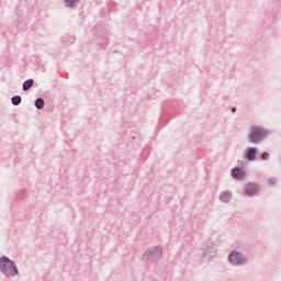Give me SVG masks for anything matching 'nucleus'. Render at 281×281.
Segmentation results:
<instances>
[{"instance_id": "obj_6", "label": "nucleus", "mask_w": 281, "mask_h": 281, "mask_svg": "<svg viewBox=\"0 0 281 281\" xmlns=\"http://www.w3.org/2000/svg\"><path fill=\"white\" fill-rule=\"evenodd\" d=\"M258 190H259L258 184H255V183L248 184V194H250V196H254V194H256Z\"/></svg>"}, {"instance_id": "obj_11", "label": "nucleus", "mask_w": 281, "mask_h": 281, "mask_svg": "<svg viewBox=\"0 0 281 281\" xmlns=\"http://www.w3.org/2000/svg\"><path fill=\"white\" fill-rule=\"evenodd\" d=\"M74 3H78V0H65L67 8H72Z\"/></svg>"}, {"instance_id": "obj_3", "label": "nucleus", "mask_w": 281, "mask_h": 281, "mask_svg": "<svg viewBox=\"0 0 281 281\" xmlns=\"http://www.w3.org/2000/svg\"><path fill=\"white\" fill-rule=\"evenodd\" d=\"M228 260L229 262H232L233 265H241L243 263V255L239 252H232L228 256Z\"/></svg>"}, {"instance_id": "obj_9", "label": "nucleus", "mask_w": 281, "mask_h": 281, "mask_svg": "<svg viewBox=\"0 0 281 281\" xmlns=\"http://www.w3.org/2000/svg\"><path fill=\"white\" fill-rule=\"evenodd\" d=\"M35 106H36V109H43V106H45V101L43 100V99H37L36 101H35Z\"/></svg>"}, {"instance_id": "obj_7", "label": "nucleus", "mask_w": 281, "mask_h": 281, "mask_svg": "<svg viewBox=\"0 0 281 281\" xmlns=\"http://www.w3.org/2000/svg\"><path fill=\"white\" fill-rule=\"evenodd\" d=\"M220 199L223 201V203H229V201H232V193L229 192H223L220 195Z\"/></svg>"}, {"instance_id": "obj_14", "label": "nucleus", "mask_w": 281, "mask_h": 281, "mask_svg": "<svg viewBox=\"0 0 281 281\" xmlns=\"http://www.w3.org/2000/svg\"><path fill=\"white\" fill-rule=\"evenodd\" d=\"M232 113H236V108H232Z\"/></svg>"}, {"instance_id": "obj_2", "label": "nucleus", "mask_w": 281, "mask_h": 281, "mask_svg": "<svg viewBox=\"0 0 281 281\" xmlns=\"http://www.w3.org/2000/svg\"><path fill=\"white\" fill-rule=\"evenodd\" d=\"M267 131H265L262 127L255 126L251 128L249 140L251 142V144H258V142L265 139Z\"/></svg>"}, {"instance_id": "obj_13", "label": "nucleus", "mask_w": 281, "mask_h": 281, "mask_svg": "<svg viewBox=\"0 0 281 281\" xmlns=\"http://www.w3.org/2000/svg\"><path fill=\"white\" fill-rule=\"evenodd\" d=\"M154 254H156V256H161V249L159 248H154Z\"/></svg>"}, {"instance_id": "obj_1", "label": "nucleus", "mask_w": 281, "mask_h": 281, "mask_svg": "<svg viewBox=\"0 0 281 281\" xmlns=\"http://www.w3.org/2000/svg\"><path fill=\"white\" fill-rule=\"evenodd\" d=\"M0 269L2 273L9 278H12L19 273L16 266L8 257H0Z\"/></svg>"}, {"instance_id": "obj_5", "label": "nucleus", "mask_w": 281, "mask_h": 281, "mask_svg": "<svg viewBox=\"0 0 281 281\" xmlns=\"http://www.w3.org/2000/svg\"><path fill=\"white\" fill-rule=\"evenodd\" d=\"M256 155H258V149L248 148V151H247L248 161H256Z\"/></svg>"}, {"instance_id": "obj_4", "label": "nucleus", "mask_w": 281, "mask_h": 281, "mask_svg": "<svg viewBox=\"0 0 281 281\" xmlns=\"http://www.w3.org/2000/svg\"><path fill=\"white\" fill-rule=\"evenodd\" d=\"M232 177H234V179H239L240 180V179L245 178V172L240 168H234L232 170Z\"/></svg>"}, {"instance_id": "obj_12", "label": "nucleus", "mask_w": 281, "mask_h": 281, "mask_svg": "<svg viewBox=\"0 0 281 281\" xmlns=\"http://www.w3.org/2000/svg\"><path fill=\"white\" fill-rule=\"evenodd\" d=\"M261 159L265 161L267 159H269V153L265 151L262 155H261Z\"/></svg>"}, {"instance_id": "obj_10", "label": "nucleus", "mask_w": 281, "mask_h": 281, "mask_svg": "<svg viewBox=\"0 0 281 281\" xmlns=\"http://www.w3.org/2000/svg\"><path fill=\"white\" fill-rule=\"evenodd\" d=\"M12 104H14L15 106L21 104V97L20 95H15L11 99Z\"/></svg>"}, {"instance_id": "obj_8", "label": "nucleus", "mask_w": 281, "mask_h": 281, "mask_svg": "<svg viewBox=\"0 0 281 281\" xmlns=\"http://www.w3.org/2000/svg\"><path fill=\"white\" fill-rule=\"evenodd\" d=\"M32 87H34V81L32 79H29L23 83V91H27L32 89Z\"/></svg>"}]
</instances>
